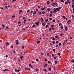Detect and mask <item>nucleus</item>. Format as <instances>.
<instances>
[{
    "label": "nucleus",
    "mask_w": 74,
    "mask_h": 74,
    "mask_svg": "<svg viewBox=\"0 0 74 74\" xmlns=\"http://www.w3.org/2000/svg\"><path fill=\"white\" fill-rule=\"evenodd\" d=\"M62 8L61 7H60L59 8H54L53 9V10L55 12H56L57 11H59Z\"/></svg>",
    "instance_id": "f257e3e1"
},
{
    "label": "nucleus",
    "mask_w": 74,
    "mask_h": 74,
    "mask_svg": "<svg viewBox=\"0 0 74 74\" xmlns=\"http://www.w3.org/2000/svg\"><path fill=\"white\" fill-rule=\"evenodd\" d=\"M67 22L68 23V24H69L70 22H71V20H68L67 21Z\"/></svg>",
    "instance_id": "f03ea898"
},
{
    "label": "nucleus",
    "mask_w": 74,
    "mask_h": 74,
    "mask_svg": "<svg viewBox=\"0 0 74 74\" xmlns=\"http://www.w3.org/2000/svg\"><path fill=\"white\" fill-rule=\"evenodd\" d=\"M35 23L37 25V26L39 25V21H38L37 22H35Z\"/></svg>",
    "instance_id": "7ed1b4c3"
},
{
    "label": "nucleus",
    "mask_w": 74,
    "mask_h": 74,
    "mask_svg": "<svg viewBox=\"0 0 74 74\" xmlns=\"http://www.w3.org/2000/svg\"><path fill=\"white\" fill-rule=\"evenodd\" d=\"M65 30L66 31H67V29H68V27H67V26H66L65 27Z\"/></svg>",
    "instance_id": "20e7f679"
},
{
    "label": "nucleus",
    "mask_w": 74,
    "mask_h": 74,
    "mask_svg": "<svg viewBox=\"0 0 74 74\" xmlns=\"http://www.w3.org/2000/svg\"><path fill=\"white\" fill-rule=\"evenodd\" d=\"M20 58L21 60H23V56H20Z\"/></svg>",
    "instance_id": "39448f33"
},
{
    "label": "nucleus",
    "mask_w": 74,
    "mask_h": 74,
    "mask_svg": "<svg viewBox=\"0 0 74 74\" xmlns=\"http://www.w3.org/2000/svg\"><path fill=\"white\" fill-rule=\"evenodd\" d=\"M25 70H30V69L28 68L25 67Z\"/></svg>",
    "instance_id": "423d86ee"
},
{
    "label": "nucleus",
    "mask_w": 74,
    "mask_h": 74,
    "mask_svg": "<svg viewBox=\"0 0 74 74\" xmlns=\"http://www.w3.org/2000/svg\"><path fill=\"white\" fill-rule=\"evenodd\" d=\"M10 44V43H9V42H7L6 43V45L7 46V45H8Z\"/></svg>",
    "instance_id": "0eeeda50"
},
{
    "label": "nucleus",
    "mask_w": 74,
    "mask_h": 74,
    "mask_svg": "<svg viewBox=\"0 0 74 74\" xmlns=\"http://www.w3.org/2000/svg\"><path fill=\"white\" fill-rule=\"evenodd\" d=\"M46 23V22H44V23H42V25L43 26H45V23Z\"/></svg>",
    "instance_id": "6e6552de"
},
{
    "label": "nucleus",
    "mask_w": 74,
    "mask_h": 74,
    "mask_svg": "<svg viewBox=\"0 0 74 74\" xmlns=\"http://www.w3.org/2000/svg\"><path fill=\"white\" fill-rule=\"evenodd\" d=\"M40 20H41V22H43L44 21V19H43V18H41L40 19Z\"/></svg>",
    "instance_id": "1a4fd4ad"
},
{
    "label": "nucleus",
    "mask_w": 74,
    "mask_h": 74,
    "mask_svg": "<svg viewBox=\"0 0 74 74\" xmlns=\"http://www.w3.org/2000/svg\"><path fill=\"white\" fill-rule=\"evenodd\" d=\"M33 14H34L35 15H36V14H37V13H36V11H34Z\"/></svg>",
    "instance_id": "9d476101"
},
{
    "label": "nucleus",
    "mask_w": 74,
    "mask_h": 74,
    "mask_svg": "<svg viewBox=\"0 0 74 74\" xmlns=\"http://www.w3.org/2000/svg\"><path fill=\"white\" fill-rule=\"evenodd\" d=\"M58 3L56 2H55L54 3V5H56V6H57L58 5Z\"/></svg>",
    "instance_id": "9b49d317"
},
{
    "label": "nucleus",
    "mask_w": 74,
    "mask_h": 74,
    "mask_svg": "<svg viewBox=\"0 0 74 74\" xmlns=\"http://www.w3.org/2000/svg\"><path fill=\"white\" fill-rule=\"evenodd\" d=\"M62 17L63 18H64V19H66V17H65L64 16H63Z\"/></svg>",
    "instance_id": "f8f14e48"
},
{
    "label": "nucleus",
    "mask_w": 74,
    "mask_h": 74,
    "mask_svg": "<svg viewBox=\"0 0 74 74\" xmlns=\"http://www.w3.org/2000/svg\"><path fill=\"white\" fill-rule=\"evenodd\" d=\"M52 16V13H51L50 14V15H49V16H50V17H51V16Z\"/></svg>",
    "instance_id": "ddd939ff"
},
{
    "label": "nucleus",
    "mask_w": 74,
    "mask_h": 74,
    "mask_svg": "<svg viewBox=\"0 0 74 74\" xmlns=\"http://www.w3.org/2000/svg\"><path fill=\"white\" fill-rule=\"evenodd\" d=\"M37 44H40V41H38L37 42Z\"/></svg>",
    "instance_id": "4468645a"
},
{
    "label": "nucleus",
    "mask_w": 74,
    "mask_h": 74,
    "mask_svg": "<svg viewBox=\"0 0 74 74\" xmlns=\"http://www.w3.org/2000/svg\"><path fill=\"white\" fill-rule=\"evenodd\" d=\"M45 8H42L41 9V10H45Z\"/></svg>",
    "instance_id": "2eb2a0df"
},
{
    "label": "nucleus",
    "mask_w": 74,
    "mask_h": 74,
    "mask_svg": "<svg viewBox=\"0 0 74 74\" xmlns=\"http://www.w3.org/2000/svg\"><path fill=\"white\" fill-rule=\"evenodd\" d=\"M26 19L24 20V22H23V23H24V24H25V22H26Z\"/></svg>",
    "instance_id": "dca6fc26"
},
{
    "label": "nucleus",
    "mask_w": 74,
    "mask_h": 74,
    "mask_svg": "<svg viewBox=\"0 0 74 74\" xmlns=\"http://www.w3.org/2000/svg\"><path fill=\"white\" fill-rule=\"evenodd\" d=\"M2 26L3 27V28H4V27H5V25L4 24H2Z\"/></svg>",
    "instance_id": "f3484780"
},
{
    "label": "nucleus",
    "mask_w": 74,
    "mask_h": 74,
    "mask_svg": "<svg viewBox=\"0 0 74 74\" xmlns=\"http://www.w3.org/2000/svg\"><path fill=\"white\" fill-rule=\"evenodd\" d=\"M52 70V68H49V71H50V70Z\"/></svg>",
    "instance_id": "a211bd4d"
},
{
    "label": "nucleus",
    "mask_w": 74,
    "mask_h": 74,
    "mask_svg": "<svg viewBox=\"0 0 74 74\" xmlns=\"http://www.w3.org/2000/svg\"><path fill=\"white\" fill-rule=\"evenodd\" d=\"M47 64H45L44 65V67H47Z\"/></svg>",
    "instance_id": "6ab92c4d"
},
{
    "label": "nucleus",
    "mask_w": 74,
    "mask_h": 74,
    "mask_svg": "<svg viewBox=\"0 0 74 74\" xmlns=\"http://www.w3.org/2000/svg\"><path fill=\"white\" fill-rule=\"evenodd\" d=\"M61 28V29L63 30V26H61L60 27Z\"/></svg>",
    "instance_id": "aec40b11"
},
{
    "label": "nucleus",
    "mask_w": 74,
    "mask_h": 74,
    "mask_svg": "<svg viewBox=\"0 0 74 74\" xmlns=\"http://www.w3.org/2000/svg\"><path fill=\"white\" fill-rule=\"evenodd\" d=\"M71 63H74V59L72 60L71 61Z\"/></svg>",
    "instance_id": "412c9836"
},
{
    "label": "nucleus",
    "mask_w": 74,
    "mask_h": 74,
    "mask_svg": "<svg viewBox=\"0 0 74 74\" xmlns=\"http://www.w3.org/2000/svg\"><path fill=\"white\" fill-rule=\"evenodd\" d=\"M57 61H54V63H55V64H57Z\"/></svg>",
    "instance_id": "4be33fe9"
},
{
    "label": "nucleus",
    "mask_w": 74,
    "mask_h": 74,
    "mask_svg": "<svg viewBox=\"0 0 74 74\" xmlns=\"http://www.w3.org/2000/svg\"><path fill=\"white\" fill-rule=\"evenodd\" d=\"M15 15H13L12 16V18H15Z\"/></svg>",
    "instance_id": "5701e85b"
},
{
    "label": "nucleus",
    "mask_w": 74,
    "mask_h": 74,
    "mask_svg": "<svg viewBox=\"0 0 74 74\" xmlns=\"http://www.w3.org/2000/svg\"><path fill=\"white\" fill-rule=\"evenodd\" d=\"M58 43H59V41H56V44H58Z\"/></svg>",
    "instance_id": "b1692460"
},
{
    "label": "nucleus",
    "mask_w": 74,
    "mask_h": 74,
    "mask_svg": "<svg viewBox=\"0 0 74 74\" xmlns=\"http://www.w3.org/2000/svg\"><path fill=\"white\" fill-rule=\"evenodd\" d=\"M72 8H74V5L73 4H72Z\"/></svg>",
    "instance_id": "393cba45"
},
{
    "label": "nucleus",
    "mask_w": 74,
    "mask_h": 74,
    "mask_svg": "<svg viewBox=\"0 0 74 74\" xmlns=\"http://www.w3.org/2000/svg\"><path fill=\"white\" fill-rule=\"evenodd\" d=\"M58 45H59V46H60V45H62V44H61V43H59Z\"/></svg>",
    "instance_id": "a878e982"
},
{
    "label": "nucleus",
    "mask_w": 74,
    "mask_h": 74,
    "mask_svg": "<svg viewBox=\"0 0 74 74\" xmlns=\"http://www.w3.org/2000/svg\"><path fill=\"white\" fill-rule=\"evenodd\" d=\"M62 3H64V1L63 0H60Z\"/></svg>",
    "instance_id": "bb28decb"
},
{
    "label": "nucleus",
    "mask_w": 74,
    "mask_h": 74,
    "mask_svg": "<svg viewBox=\"0 0 74 74\" xmlns=\"http://www.w3.org/2000/svg\"><path fill=\"white\" fill-rule=\"evenodd\" d=\"M65 3L66 4H68V3L67 1L65 2Z\"/></svg>",
    "instance_id": "cd10ccee"
},
{
    "label": "nucleus",
    "mask_w": 74,
    "mask_h": 74,
    "mask_svg": "<svg viewBox=\"0 0 74 74\" xmlns=\"http://www.w3.org/2000/svg\"><path fill=\"white\" fill-rule=\"evenodd\" d=\"M58 55L59 56H60L61 54L60 53H58Z\"/></svg>",
    "instance_id": "c85d7f7f"
},
{
    "label": "nucleus",
    "mask_w": 74,
    "mask_h": 74,
    "mask_svg": "<svg viewBox=\"0 0 74 74\" xmlns=\"http://www.w3.org/2000/svg\"><path fill=\"white\" fill-rule=\"evenodd\" d=\"M47 2L48 4H50L49 2V1H47Z\"/></svg>",
    "instance_id": "c756f323"
},
{
    "label": "nucleus",
    "mask_w": 74,
    "mask_h": 74,
    "mask_svg": "<svg viewBox=\"0 0 74 74\" xmlns=\"http://www.w3.org/2000/svg\"><path fill=\"white\" fill-rule=\"evenodd\" d=\"M47 10L48 11H51V9H47Z\"/></svg>",
    "instance_id": "7c9ffc66"
},
{
    "label": "nucleus",
    "mask_w": 74,
    "mask_h": 74,
    "mask_svg": "<svg viewBox=\"0 0 74 74\" xmlns=\"http://www.w3.org/2000/svg\"><path fill=\"white\" fill-rule=\"evenodd\" d=\"M32 65L31 64H29V67H30V66H32Z\"/></svg>",
    "instance_id": "2f4dec72"
},
{
    "label": "nucleus",
    "mask_w": 74,
    "mask_h": 74,
    "mask_svg": "<svg viewBox=\"0 0 74 74\" xmlns=\"http://www.w3.org/2000/svg\"><path fill=\"white\" fill-rule=\"evenodd\" d=\"M70 39L71 40V39H73V38H72V37L70 36Z\"/></svg>",
    "instance_id": "473e14b6"
},
{
    "label": "nucleus",
    "mask_w": 74,
    "mask_h": 74,
    "mask_svg": "<svg viewBox=\"0 0 74 74\" xmlns=\"http://www.w3.org/2000/svg\"><path fill=\"white\" fill-rule=\"evenodd\" d=\"M58 35H57L56 36H55V38H58Z\"/></svg>",
    "instance_id": "72a5a7b5"
},
{
    "label": "nucleus",
    "mask_w": 74,
    "mask_h": 74,
    "mask_svg": "<svg viewBox=\"0 0 74 74\" xmlns=\"http://www.w3.org/2000/svg\"><path fill=\"white\" fill-rule=\"evenodd\" d=\"M19 12H22V10H20L19 11Z\"/></svg>",
    "instance_id": "f704fd0d"
},
{
    "label": "nucleus",
    "mask_w": 74,
    "mask_h": 74,
    "mask_svg": "<svg viewBox=\"0 0 74 74\" xmlns=\"http://www.w3.org/2000/svg\"><path fill=\"white\" fill-rule=\"evenodd\" d=\"M48 21V19H46L45 20V21H46V22H47V21Z\"/></svg>",
    "instance_id": "c9c22d12"
},
{
    "label": "nucleus",
    "mask_w": 74,
    "mask_h": 74,
    "mask_svg": "<svg viewBox=\"0 0 74 74\" xmlns=\"http://www.w3.org/2000/svg\"><path fill=\"white\" fill-rule=\"evenodd\" d=\"M68 3H69V4H70V2L69 1H68Z\"/></svg>",
    "instance_id": "e433bc0d"
},
{
    "label": "nucleus",
    "mask_w": 74,
    "mask_h": 74,
    "mask_svg": "<svg viewBox=\"0 0 74 74\" xmlns=\"http://www.w3.org/2000/svg\"><path fill=\"white\" fill-rule=\"evenodd\" d=\"M52 44H55V42L54 41H53V42H52Z\"/></svg>",
    "instance_id": "4c0bfd02"
},
{
    "label": "nucleus",
    "mask_w": 74,
    "mask_h": 74,
    "mask_svg": "<svg viewBox=\"0 0 74 74\" xmlns=\"http://www.w3.org/2000/svg\"><path fill=\"white\" fill-rule=\"evenodd\" d=\"M53 22H55V20L53 19Z\"/></svg>",
    "instance_id": "58836bf2"
},
{
    "label": "nucleus",
    "mask_w": 74,
    "mask_h": 74,
    "mask_svg": "<svg viewBox=\"0 0 74 74\" xmlns=\"http://www.w3.org/2000/svg\"><path fill=\"white\" fill-rule=\"evenodd\" d=\"M52 40H53V41H54V40H55V38H52Z\"/></svg>",
    "instance_id": "ea45409f"
},
{
    "label": "nucleus",
    "mask_w": 74,
    "mask_h": 74,
    "mask_svg": "<svg viewBox=\"0 0 74 74\" xmlns=\"http://www.w3.org/2000/svg\"><path fill=\"white\" fill-rule=\"evenodd\" d=\"M45 61L46 62H47V61H48V60H47V59H45Z\"/></svg>",
    "instance_id": "a19ab883"
},
{
    "label": "nucleus",
    "mask_w": 74,
    "mask_h": 74,
    "mask_svg": "<svg viewBox=\"0 0 74 74\" xmlns=\"http://www.w3.org/2000/svg\"><path fill=\"white\" fill-rule=\"evenodd\" d=\"M55 5V3H53L52 5V6H53V5Z\"/></svg>",
    "instance_id": "79ce46f5"
},
{
    "label": "nucleus",
    "mask_w": 74,
    "mask_h": 74,
    "mask_svg": "<svg viewBox=\"0 0 74 74\" xmlns=\"http://www.w3.org/2000/svg\"><path fill=\"white\" fill-rule=\"evenodd\" d=\"M65 45V42L64 41L63 42V45Z\"/></svg>",
    "instance_id": "37998d69"
},
{
    "label": "nucleus",
    "mask_w": 74,
    "mask_h": 74,
    "mask_svg": "<svg viewBox=\"0 0 74 74\" xmlns=\"http://www.w3.org/2000/svg\"><path fill=\"white\" fill-rule=\"evenodd\" d=\"M16 0H13L12 1V2L13 3L14 1H16Z\"/></svg>",
    "instance_id": "c03bdc74"
},
{
    "label": "nucleus",
    "mask_w": 74,
    "mask_h": 74,
    "mask_svg": "<svg viewBox=\"0 0 74 74\" xmlns=\"http://www.w3.org/2000/svg\"><path fill=\"white\" fill-rule=\"evenodd\" d=\"M45 14V12H42V14Z\"/></svg>",
    "instance_id": "a18cd8bd"
},
{
    "label": "nucleus",
    "mask_w": 74,
    "mask_h": 74,
    "mask_svg": "<svg viewBox=\"0 0 74 74\" xmlns=\"http://www.w3.org/2000/svg\"><path fill=\"white\" fill-rule=\"evenodd\" d=\"M51 56H53V57L54 56V54H51Z\"/></svg>",
    "instance_id": "49530a36"
},
{
    "label": "nucleus",
    "mask_w": 74,
    "mask_h": 74,
    "mask_svg": "<svg viewBox=\"0 0 74 74\" xmlns=\"http://www.w3.org/2000/svg\"><path fill=\"white\" fill-rule=\"evenodd\" d=\"M24 47H25V46H22V49H24Z\"/></svg>",
    "instance_id": "de8ad7c7"
},
{
    "label": "nucleus",
    "mask_w": 74,
    "mask_h": 74,
    "mask_svg": "<svg viewBox=\"0 0 74 74\" xmlns=\"http://www.w3.org/2000/svg\"><path fill=\"white\" fill-rule=\"evenodd\" d=\"M5 71H6V69H4L3 70V71H4V72Z\"/></svg>",
    "instance_id": "09e8293b"
},
{
    "label": "nucleus",
    "mask_w": 74,
    "mask_h": 74,
    "mask_svg": "<svg viewBox=\"0 0 74 74\" xmlns=\"http://www.w3.org/2000/svg\"><path fill=\"white\" fill-rule=\"evenodd\" d=\"M53 51H54V52H55V49H53Z\"/></svg>",
    "instance_id": "8fccbe9b"
},
{
    "label": "nucleus",
    "mask_w": 74,
    "mask_h": 74,
    "mask_svg": "<svg viewBox=\"0 0 74 74\" xmlns=\"http://www.w3.org/2000/svg\"><path fill=\"white\" fill-rule=\"evenodd\" d=\"M30 12V11H29V10H27V12Z\"/></svg>",
    "instance_id": "3c124183"
},
{
    "label": "nucleus",
    "mask_w": 74,
    "mask_h": 74,
    "mask_svg": "<svg viewBox=\"0 0 74 74\" xmlns=\"http://www.w3.org/2000/svg\"><path fill=\"white\" fill-rule=\"evenodd\" d=\"M53 26H54V25H52L51 26V27H53Z\"/></svg>",
    "instance_id": "603ef678"
},
{
    "label": "nucleus",
    "mask_w": 74,
    "mask_h": 74,
    "mask_svg": "<svg viewBox=\"0 0 74 74\" xmlns=\"http://www.w3.org/2000/svg\"><path fill=\"white\" fill-rule=\"evenodd\" d=\"M13 52H14V53H16V52H15V50H14L13 51Z\"/></svg>",
    "instance_id": "864d4df0"
},
{
    "label": "nucleus",
    "mask_w": 74,
    "mask_h": 74,
    "mask_svg": "<svg viewBox=\"0 0 74 74\" xmlns=\"http://www.w3.org/2000/svg\"><path fill=\"white\" fill-rule=\"evenodd\" d=\"M48 27V25H46V29H47V27Z\"/></svg>",
    "instance_id": "5fc2aeb1"
},
{
    "label": "nucleus",
    "mask_w": 74,
    "mask_h": 74,
    "mask_svg": "<svg viewBox=\"0 0 74 74\" xmlns=\"http://www.w3.org/2000/svg\"><path fill=\"white\" fill-rule=\"evenodd\" d=\"M25 19V17H23V19Z\"/></svg>",
    "instance_id": "6e6d98bb"
},
{
    "label": "nucleus",
    "mask_w": 74,
    "mask_h": 74,
    "mask_svg": "<svg viewBox=\"0 0 74 74\" xmlns=\"http://www.w3.org/2000/svg\"><path fill=\"white\" fill-rule=\"evenodd\" d=\"M39 14H40V15H41V12H39Z\"/></svg>",
    "instance_id": "4d7b16f0"
},
{
    "label": "nucleus",
    "mask_w": 74,
    "mask_h": 74,
    "mask_svg": "<svg viewBox=\"0 0 74 74\" xmlns=\"http://www.w3.org/2000/svg\"><path fill=\"white\" fill-rule=\"evenodd\" d=\"M73 12L74 13V8H73Z\"/></svg>",
    "instance_id": "13d9d810"
},
{
    "label": "nucleus",
    "mask_w": 74,
    "mask_h": 74,
    "mask_svg": "<svg viewBox=\"0 0 74 74\" xmlns=\"http://www.w3.org/2000/svg\"><path fill=\"white\" fill-rule=\"evenodd\" d=\"M60 36H63V34H60Z\"/></svg>",
    "instance_id": "bf43d9fd"
},
{
    "label": "nucleus",
    "mask_w": 74,
    "mask_h": 74,
    "mask_svg": "<svg viewBox=\"0 0 74 74\" xmlns=\"http://www.w3.org/2000/svg\"><path fill=\"white\" fill-rule=\"evenodd\" d=\"M38 69H37L35 70V71H38Z\"/></svg>",
    "instance_id": "052dcab7"
},
{
    "label": "nucleus",
    "mask_w": 74,
    "mask_h": 74,
    "mask_svg": "<svg viewBox=\"0 0 74 74\" xmlns=\"http://www.w3.org/2000/svg\"><path fill=\"white\" fill-rule=\"evenodd\" d=\"M15 71L16 72V71H17V69H15Z\"/></svg>",
    "instance_id": "680f3d73"
},
{
    "label": "nucleus",
    "mask_w": 74,
    "mask_h": 74,
    "mask_svg": "<svg viewBox=\"0 0 74 74\" xmlns=\"http://www.w3.org/2000/svg\"><path fill=\"white\" fill-rule=\"evenodd\" d=\"M48 63H51V61H48Z\"/></svg>",
    "instance_id": "e2e57ef3"
},
{
    "label": "nucleus",
    "mask_w": 74,
    "mask_h": 74,
    "mask_svg": "<svg viewBox=\"0 0 74 74\" xmlns=\"http://www.w3.org/2000/svg\"><path fill=\"white\" fill-rule=\"evenodd\" d=\"M50 21H52V18H49Z\"/></svg>",
    "instance_id": "0e129e2a"
},
{
    "label": "nucleus",
    "mask_w": 74,
    "mask_h": 74,
    "mask_svg": "<svg viewBox=\"0 0 74 74\" xmlns=\"http://www.w3.org/2000/svg\"><path fill=\"white\" fill-rule=\"evenodd\" d=\"M54 60H55V59H56V57H54Z\"/></svg>",
    "instance_id": "69168bd1"
},
{
    "label": "nucleus",
    "mask_w": 74,
    "mask_h": 74,
    "mask_svg": "<svg viewBox=\"0 0 74 74\" xmlns=\"http://www.w3.org/2000/svg\"><path fill=\"white\" fill-rule=\"evenodd\" d=\"M72 3H73V4H74V1H72Z\"/></svg>",
    "instance_id": "338daca9"
},
{
    "label": "nucleus",
    "mask_w": 74,
    "mask_h": 74,
    "mask_svg": "<svg viewBox=\"0 0 74 74\" xmlns=\"http://www.w3.org/2000/svg\"><path fill=\"white\" fill-rule=\"evenodd\" d=\"M21 23V21H19V22H18V23L20 24V23Z\"/></svg>",
    "instance_id": "774afa93"
}]
</instances>
